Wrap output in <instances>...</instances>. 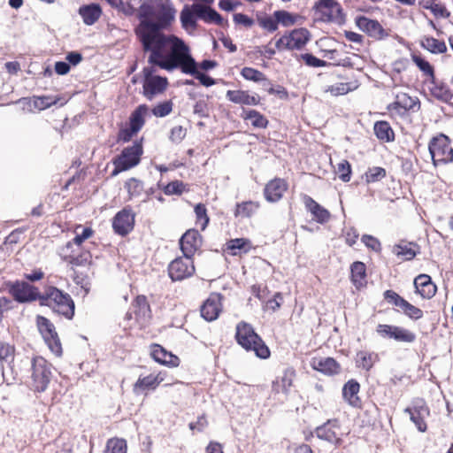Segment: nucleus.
<instances>
[{"instance_id": "nucleus-1", "label": "nucleus", "mask_w": 453, "mask_h": 453, "mask_svg": "<svg viewBox=\"0 0 453 453\" xmlns=\"http://www.w3.org/2000/svg\"><path fill=\"white\" fill-rule=\"evenodd\" d=\"M138 24L134 28L147 62L166 70L180 69L195 76L205 87L215 81L197 70V63L190 54L188 45L173 34H165L175 21L176 10L170 0H145L137 11Z\"/></svg>"}, {"instance_id": "nucleus-2", "label": "nucleus", "mask_w": 453, "mask_h": 453, "mask_svg": "<svg viewBox=\"0 0 453 453\" xmlns=\"http://www.w3.org/2000/svg\"><path fill=\"white\" fill-rule=\"evenodd\" d=\"M39 304L49 307L53 312L67 319H72L75 313V304L71 296L52 285L43 287Z\"/></svg>"}, {"instance_id": "nucleus-3", "label": "nucleus", "mask_w": 453, "mask_h": 453, "mask_svg": "<svg viewBox=\"0 0 453 453\" xmlns=\"http://www.w3.org/2000/svg\"><path fill=\"white\" fill-rule=\"evenodd\" d=\"M234 339L248 352H253L260 359H267L271 350L254 327L246 321H240L235 327Z\"/></svg>"}, {"instance_id": "nucleus-4", "label": "nucleus", "mask_w": 453, "mask_h": 453, "mask_svg": "<svg viewBox=\"0 0 453 453\" xmlns=\"http://www.w3.org/2000/svg\"><path fill=\"white\" fill-rule=\"evenodd\" d=\"M64 261L71 265L73 280L81 288L88 284L89 273L93 264L92 254L88 250H82L79 254H67L63 257Z\"/></svg>"}, {"instance_id": "nucleus-5", "label": "nucleus", "mask_w": 453, "mask_h": 453, "mask_svg": "<svg viewBox=\"0 0 453 453\" xmlns=\"http://www.w3.org/2000/svg\"><path fill=\"white\" fill-rule=\"evenodd\" d=\"M51 376V364L42 356L33 357L31 359L30 388L37 393L44 392L48 388Z\"/></svg>"}, {"instance_id": "nucleus-6", "label": "nucleus", "mask_w": 453, "mask_h": 453, "mask_svg": "<svg viewBox=\"0 0 453 453\" xmlns=\"http://www.w3.org/2000/svg\"><path fill=\"white\" fill-rule=\"evenodd\" d=\"M143 154V138L135 140L132 145L125 147L112 161L113 174L127 171L138 165Z\"/></svg>"}, {"instance_id": "nucleus-7", "label": "nucleus", "mask_w": 453, "mask_h": 453, "mask_svg": "<svg viewBox=\"0 0 453 453\" xmlns=\"http://www.w3.org/2000/svg\"><path fill=\"white\" fill-rule=\"evenodd\" d=\"M420 107L421 104L418 96L401 91L395 95V101L388 104L387 110L392 119H403L418 111Z\"/></svg>"}, {"instance_id": "nucleus-8", "label": "nucleus", "mask_w": 453, "mask_h": 453, "mask_svg": "<svg viewBox=\"0 0 453 453\" xmlns=\"http://www.w3.org/2000/svg\"><path fill=\"white\" fill-rule=\"evenodd\" d=\"M428 150L434 165H444L453 161V148L449 136L439 134L434 136L428 143Z\"/></svg>"}, {"instance_id": "nucleus-9", "label": "nucleus", "mask_w": 453, "mask_h": 453, "mask_svg": "<svg viewBox=\"0 0 453 453\" xmlns=\"http://www.w3.org/2000/svg\"><path fill=\"white\" fill-rule=\"evenodd\" d=\"M148 64L150 65L149 62ZM154 66L150 64V66L144 67L142 70V95L148 100H152L157 96L163 94L169 85L166 77L154 74Z\"/></svg>"}, {"instance_id": "nucleus-10", "label": "nucleus", "mask_w": 453, "mask_h": 453, "mask_svg": "<svg viewBox=\"0 0 453 453\" xmlns=\"http://www.w3.org/2000/svg\"><path fill=\"white\" fill-rule=\"evenodd\" d=\"M6 289L14 301L19 303L39 302L41 292L39 288L25 280L5 282Z\"/></svg>"}, {"instance_id": "nucleus-11", "label": "nucleus", "mask_w": 453, "mask_h": 453, "mask_svg": "<svg viewBox=\"0 0 453 453\" xmlns=\"http://www.w3.org/2000/svg\"><path fill=\"white\" fill-rule=\"evenodd\" d=\"M35 322L39 333L50 351L57 357H60L63 353V349L54 324L42 315H37Z\"/></svg>"}, {"instance_id": "nucleus-12", "label": "nucleus", "mask_w": 453, "mask_h": 453, "mask_svg": "<svg viewBox=\"0 0 453 453\" xmlns=\"http://www.w3.org/2000/svg\"><path fill=\"white\" fill-rule=\"evenodd\" d=\"M383 297L386 302L392 304L396 311H401L408 319L413 321L419 320L424 317V311L418 306L413 305L409 301L401 296L392 289L384 291Z\"/></svg>"}, {"instance_id": "nucleus-13", "label": "nucleus", "mask_w": 453, "mask_h": 453, "mask_svg": "<svg viewBox=\"0 0 453 453\" xmlns=\"http://www.w3.org/2000/svg\"><path fill=\"white\" fill-rule=\"evenodd\" d=\"M167 272L173 281H181L191 278L196 273L194 257L188 255L177 257L169 263Z\"/></svg>"}, {"instance_id": "nucleus-14", "label": "nucleus", "mask_w": 453, "mask_h": 453, "mask_svg": "<svg viewBox=\"0 0 453 453\" xmlns=\"http://www.w3.org/2000/svg\"><path fill=\"white\" fill-rule=\"evenodd\" d=\"M312 11L315 19L322 22L338 21L342 18V9L335 0H319Z\"/></svg>"}, {"instance_id": "nucleus-15", "label": "nucleus", "mask_w": 453, "mask_h": 453, "mask_svg": "<svg viewBox=\"0 0 453 453\" xmlns=\"http://www.w3.org/2000/svg\"><path fill=\"white\" fill-rule=\"evenodd\" d=\"M376 333L382 338L394 340L397 342L411 344L417 340V334L413 331L395 325L379 324L376 326Z\"/></svg>"}, {"instance_id": "nucleus-16", "label": "nucleus", "mask_w": 453, "mask_h": 453, "mask_svg": "<svg viewBox=\"0 0 453 453\" xmlns=\"http://www.w3.org/2000/svg\"><path fill=\"white\" fill-rule=\"evenodd\" d=\"M310 40V32L306 28H296L289 34H286L280 37L275 47L278 50H301Z\"/></svg>"}, {"instance_id": "nucleus-17", "label": "nucleus", "mask_w": 453, "mask_h": 453, "mask_svg": "<svg viewBox=\"0 0 453 453\" xmlns=\"http://www.w3.org/2000/svg\"><path fill=\"white\" fill-rule=\"evenodd\" d=\"M131 311L125 315V319L130 321L134 319L141 326H145L152 317L151 308L147 296L138 295L131 303Z\"/></svg>"}, {"instance_id": "nucleus-18", "label": "nucleus", "mask_w": 453, "mask_h": 453, "mask_svg": "<svg viewBox=\"0 0 453 453\" xmlns=\"http://www.w3.org/2000/svg\"><path fill=\"white\" fill-rule=\"evenodd\" d=\"M315 433L319 439L326 441L335 447H339L343 441L341 433V422L338 418L328 419L321 426L316 427Z\"/></svg>"}, {"instance_id": "nucleus-19", "label": "nucleus", "mask_w": 453, "mask_h": 453, "mask_svg": "<svg viewBox=\"0 0 453 453\" xmlns=\"http://www.w3.org/2000/svg\"><path fill=\"white\" fill-rule=\"evenodd\" d=\"M223 300L222 294L211 293L200 307L202 318L208 322L216 320L223 311Z\"/></svg>"}, {"instance_id": "nucleus-20", "label": "nucleus", "mask_w": 453, "mask_h": 453, "mask_svg": "<svg viewBox=\"0 0 453 453\" xmlns=\"http://www.w3.org/2000/svg\"><path fill=\"white\" fill-rule=\"evenodd\" d=\"M167 372L164 370L150 373L146 376H140L133 386L135 394L147 393L156 390L158 386L165 380Z\"/></svg>"}, {"instance_id": "nucleus-21", "label": "nucleus", "mask_w": 453, "mask_h": 453, "mask_svg": "<svg viewBox=\"0 0 453 453\" xmlns=\"http://www.w3.org/2000/svg\"><path fill=\"white\" fill-rule=\"evenodd\" d=\"M203 245V236L197 229H188L180 239V249L183 255L192 257L197 253Z\"/></svg>"}, {"instance_id": "nucleus-22", "label": "nucleus", "mask_w": 453, "mask_h": 453, "mask_svg": "<svg viewBox=\"0 0 453 453\" xmlns=\"http://www.w3.org/2000/svg\"><path fill=\"white\" fill-rule=\"evenodd\" d=\"M150 357L156 363L166 366L168 368L178 367L180 364V359L173 352L167 350L158 343H151L149 347Z\"/></svg>"}, {"instance_id": "nucleus-23", "label": "nucleus", "mask_w": 453, "mask_h": 453, "mask_svg": "<svg viewBox=\"0 0 453 453\" xmlns=\"http://www.w3.org/2000/svg\"><path fill=\"white\" fill-rule=\"evenodd\" d=\"M135 215L129 207H125L114 216L112 228L121 236L128 234L134 226Z\"/></svg>"}, {"instance_id": "nucleus-24", "label": "nucleus", "mask_w": 453, "mask_h": 453, "mask_svg": "<svg viewBox=\"0 0 453 453\" xmlns=\"http://www.w3.org/2000/svg\"><path fill=\"white\" fill-rule=\"evenodd\" d=\"M288 189V181L285 179L276 177L265 184L264 196L267 202L277 203L282 199Z\"/></svg>"}, {"instance_id": "nucleus-25", "label": "nucleus", "mask_w": 453, "mask_h": 453, "mask_svg": "<svg viewBox=\"0 0 453 453\" xmlns=\"http://www.w3.org/2000/svg\"><path fill=\"white\" fill-rule=\"evenodd\" d=\"M311 367L326 376H334L341 372L342 366L334 357H314L310 362Z\"/></svg>"}, {"instance_id": "nucleus-26", "label": "nucleus", "mask_w": 453, "mask_h": 453, "mask_svg": "<svg viewBox=\"0 0 453 453\" xmlns=\"http://www.w3.org/2000/svg\"><path fill=\"white\" fill-rule=\"evenodd\" d=\"M226 97L229 102L241 105L242 108L257 106L261 103V97L257 94H251L249 90L244 89L227 90Z\"/></svg>"}, {"instance_id": "nucleus-27", "label": "nucleus", "mask_w": 453, "mask_h": 453, "mask_svg": "<svg viewBox=\"0 0 453 453\" xmlns=\"http://www.w3.org/2000/svg\"><path fill=\"white\" fill-rule=\"evenodd\" d=\"M356 25L360 30L374 39L380 40L387 35L385 29L378 20L371 19L365 16L357 17Z\"/></svg>"}, {"instance_id": "nucleus-28", "label": "nucleus", "mask_w": 453, "mask_h": 453, "mask_svg": "<svg viewBox=\"0 0 453 453\" xmlns=\"http://www.w3.org/2000/svg\"><path fill=\"white\" fill-rule=\"evenodd\" d=\"M303 203L308 211L312 215V219L319 224H325L331 219V213L328 210L320 205L311 196L303 195Z\"/></svg>"}, {"instance_id": "nucleus-29", "label": "nucleus", "mask_w": 453, "mask_h": 453, "mask_svg": "<svg viewBox=\"0 0 453 453\" xmlns=\"http://www.w3.org/2000/svg\"><path fill=\"white\" fill-rule=\"evenodd\" d=\"M361 386L355 379L349 380L342 387L343 399L353 408L362 409L363 403L358 395Z\"/></svg>"}, {"instance_id": "nucleus-30", "label": "nucleus", "mask_w": 453, "mask_h": 453, "mask_svg": "<svg viewBox=\"0 0 453 453\" xmlns=\"http://www.w3.org/2000/svg\"><path fill=\"white\" fill-rule=\"evenodd\" d=\"M296 377V372L293 367L286 368L281 376H278L272 384L273 391L276 394H288L294 386V380Z\"/></svg>"}, {"instance_id": "nucleus-31", "label": "nucleus", "mask_w": 453, "mask_h": 453, "mask_svg": "<svg viewBox=\"0 0 453 453\" xmlns=\"http://www.w3.org/2000/svg\"><path fill=\"white\" fill-rule=\"evenodd\" d=\"M416 293L424 299L433 298L437 291L436 285L428 274H419L414 279Z\"/></svg>"}, {"instance_id": "nucleus-32", "label": "nucleus", "mask_w": 453, "mask_h": 453, "mask_svg": "<svg viewBox=\"0 0 453 453\" xmlns=\"http://www.w3.org/2000/svg\"><path fill=\"white\" fill-rule=\"evenodd\" d=\"M252 242L247 238H234L228 240L224 245L223 251L233 257H241L252 250Z\"/></svg>"}, {"instance_id": "nucleus-33", "label": "nucleus", "mask_w": 453, "mask_h": 453, "mask_svg": "<svg viewBox=\"0 0 453 453\" xmlns=\"http://www.w3.org/2000/svg\"><path fill=\"white\" fill-rule=\"evenodd\" d=\"M380 360L377 352L368 349L358 350L355 357V365L357 369L369 372Z\"/></svg>"}, {"instance_id": "nucleus-34", "label": "nucleus", "mask_w": 453, "mask_h": 453, "mask_svg": "<svg viewBox=\"0 0 453 453\" xmlns=\"http://www.w3.org/2000/svg\"><path fill=\"white\" fill-rule=\"evenodd\" d=\"M392 252L402 261H411L420 252V247L416 242L401 241L393 246Z\"/></svg>"}, {"instance_id": "nucleus-35", "label": "nucleus", "mask_w": 453, "mask_h": 453, "mask_svg": "<svg viewBox=\"0 0 453 453\" xmlns=\"http://www.w3.org/2000/svg\"><path fill=\"white\" fill-rule=\"evenodd\" d=\"M194 9L196 17L207 24H215L220 27L224 26L223 17L214 9L208 5L194 4Z\"/></svg>"}, {"instance_id": "nucleus-36", "label": "nucleus", "mask_w": 453, "mask_h": 453, "mask_svg": "<svg viewBox=\"0 0 453 453\" xmlns=\"http://www.w3.org/2000/svg\"><path fill=\"white\" fill-rule=\"evenodd\" d=\"M405 412L410 414L411 420L415 424L419 432H426L427 429L425 418L429 416V409L426 405H416L408 407Z\"/></svg>"}, {"instance_id": "nucleus-37", "label": "nucleus", "mask_w": 453, "mask_h": 453, "mask_svg": "<svg viewBox=\"0 0 453 453\" xmlns=\"http://www.w3.org/2000/svg\"><path fill=\"white\" fill-rule=\"evenodd\" d=\"M366 266L365 263L356 261L351 264L350 280L357 290L366 286Z\"/></svg>"}, {"instance_id": "nucleus-38", "label": "nucleus", "mask_w": 453, "mask_h": 453, "mask_svg": "<svg viewBox=\"0 0 453 453\" xmlns=\"http://www.w3.org/2000/svg\"><path fill=\"white\" fill-rule=\"evenodd\" d=\"M150 113V108L147 104L138 105L130 114L128 119V126L135 129L138 133L145 125L146 118Z\"/></svg>"}, {"instance_id": "nucleus-39", "label": "nucleus", "mask_w": 453, "mask_h": 453, "mask_svg": "<svg viewBox=\"0 0 453 453\" xmlns=\"http://www.w3.org/2000/svg\"><path fill=\"white\" fill-rule=\"evenodd\" d=\"M79 14L81 16L83 22L90 26L99 19L102 15V9L98 4H90L80 7Z\"/></svg>"}, {"instance_id": "nucleus-40", "label": "nucleus", "mask_w": 453, "mask_h": 453, "mask_svg": "<svg viewBox=\"0 0 453 453\" xmlns=\"http://www.w3.org/2000/svg\"><path fill=\"white\" fill-rule=\"evenodd\" d=\"M429 90L433 96L443 102H449L452 99L453 94L447 84L434 80H428Z\"/></svg>"}, {"instance_id": "nucleus-41", "label": "nucleus", "mask_w": 453, "mask_h": 453, "mask_svg": "<svg viewBox=\"0 0 453 453\" xmlns=\"http://www.w3.org/2000/svg\"><path fill=\"white\" fill-rule=\"evenodd\" d=\"M74 233L75 236L65 245L67 250L72 248L73 245H76L79 248L81 247L85 241L95 235V230L91 226L82 227L81 225L75 226Z\"/></svg>"}, {"instance_id": "nucleus-42", "label": "nucleus", "mask_w": 453, "mask_h": 453, "mask_svg": "<svg viewBox=\"0 0 453 453\" xmlns=\"http://www.w3.org/2000/svg\"><path fill=\"white\" fill-rule=\"evenodd\" d=\"M373 131L376 137L384 142H393L395 140V133L388 121H376L373 126Z\"/></svg>"}, {"instance_id": "nucleus-43", "label": "nucleus", "mask_w": 453, "mask_h": 453, "mask_svg": "<svg viewBox=\"0 0 453 453\" xmlns=\"http://www.w3.org/2000/svg\"><path fill=\"white\" fill-rule=\"evenodd\" d=\"M420 46L433 54H442L447 51L445 42L432 36L424 35L420 40Z\"/></svg>"}, {"instance_id": "nucleus-44", "label": "nucleus", "mask_w": 453, "mask_h": 453, "mask_svg": "<svg viewBox=\"0 0 453 453\" xmlns=\"http://www.w3.org/2000/svg\"><path fill=\"white\" fill-rule=\"evenodd\" d=\"M260 208V203L257 201H244L235 205L234 216L241 218H251Z\"/></svg>"}, {"instance_id": "nucleus-45", "label": "nucleus", "mask_w": 453, "mask_h": 453, "mask_svg": "<svg viewBox=\"0 0 453 453\" xmlns=\"http://www.w3.org/2000/svg\"><path fill=\"white\" fill-rule=\"evenodd\" d=\"M241 117L243 120H250L252 127L256 128H266L268 119L257 110H246L243 108Z\"/></svg>"}, {"instance_id": "nucleus-46", "label": "nucleus", "mask_w": 453, "mask_h": 453, "mask_svg": "<svg viewBox=\"0 0 453 453\" xmlns=\"http://www.w3.org/2000/svg\"><path fill=\"white\" fill-rule=\"evenodd\" d=\"M359 86V83L357 80H353L346 82H339L331 86H328L326 88V92L330 93L334 96L346 95L349 92L354 91Z\"/></svg>"}, {"instance_id": "nucleus-47", "label": "nucleus", "mask_w": 453, "mask_h": 453, "mask_svg": "<svg viewBox=\"0 0 453 453\" xmlns=\"http://www.w3.org/2000/svg\"><path fill=\"white\" fill-rule=\"evenodd\" d=\"M196 215V226L200 228L201 231H204L210 223V217L208 211L204 203H199L194 208Z\"/></svg>"}, {"instance_id": "nucleus-48", "label": "nucleus", "mask_w": 453, "mask_h": 453, "mask_svg": "<svg viewBox=\"0 0 453 453\" xmlns=\"http://www.w3.org/2000/svg\"><path fill=\"white\" fill-rule=\"evenodd\" d=\"M180 22L183 28H196V13L194 9V4L191 7L185 6L180 12Z\"/></svg>"}, {"instance_id": "nucleus-49", "label": "nucleus", "mask_w": 453, "mask_h": 453, "mask_svg": "<svg viewBox=\"0 0 453 453\" xmlns=\"http://www.w3.org/2000/svg\"><path fill=\"white\" fill-rule=\"evenodd\" d=\"M411 59L422 72L423 76L426 77L428 80H434V68L427 60H426L422 56L417 54L411 55Z\"/></svg>"}, {"instance_id": "nucleus-50", "label": "nucleus", "mask_w": 453, "mask_h": 453, "mask_svg": "<svg viewBox=\"0 0 453 453\" xmlns=\"http://www.w3.org/2000/svg\"><path fill=\"white\" fill-rule=\"evenodd\" d=\"M103 453H127V442L123 438H110Z\"/></svg>"}, {"instance_id": "nucleus-51", "label": "nucleus", "mask_w": 453, "mask_h": 453, "mask_svg": "<svg viewBox=\"0 0 453 453\" xmlns=\"http://www.w3.org/2000/svg\"><path fill=\"white\" fill-rule=\"evenodd\" d=\"M125 188L128 193V198L140 197L144 192L143 183L135 178H130L125 182Z\"/></svg>"}, {"instance_id": "nucleus-52", "label": "nucleus", "mask_w": 453, "mask_h": 453, "mask_svg": "<svg viewBox=\"0 0 453 453\" xmlns=\"http://www.w3.org/2000/svg\"><path fill=\"white\" fill-rule=\"evenodd\" d=\"M241 75L247 81L254 82L268 81L265 74L253 67L245 66L241 70Z\"/></svg>"}, {"instance_id": "nucleus-53", "label": "nucleus", "mask_w": 453, "mask_h": 453, "mask_svg": "<svg viewBox=\"0 0 453 453\" xmlns=\"http://www.w3.org/2000/svg\"><path fill=\"white\" fill-rule=\"evenodd\" d=\"M274 16L277 18L278 24H281L283 27L295 25L300 18L298 14H293L284 10L275 11Z\"/></svg>"}, {"instance_id": "nucleus-54", "label": "nucleus", "mask_w": 453, "mask_h": 453, "mask_svg": "<svg viewBox=\"0 0 453 453\" xmlns=\"http://www.w3.org/2000/svg\"><path fill=\"white\" fill-rule=\"evenodd\" d=\"M162 189L166 196H180L183 192L188 191V189L186 188V184L179 180H173L168 184L163 186Z\"/></svg>"}, {"instance_id": "nucleus-55", "label": "nucleus", "mask_w": 453, "mask_h": 453, "mask_svg": "<svg viewBox=\"0 0 453 453\" xmlns=\"http://www.w3.org/2000/svg\"><path fill=\"white\" fill-rule=\"evenodd\" d=\"M173 103L172 100H166L158 103L151 109V113L157 118H164L173 111Z\"/></svg>"}, {"instance_id": "nucleus-56", "label": "nucleus", "mask_w": 453, "mask_h": 453, "mask_svg": "<svg viewBox=\"0 0 453 453\" xmlns=\"http://www.w3.org/2000/svg\"><path fill=\"white\" fill-rule=\"evenodd\" d=\"M385 177L386 170L380 166L371 167L365 173V180L368 184L380 181Z\"/></svg>"}, {"instance_id": "nucleus-57", "label": "nucleus", "mask_w": 453, "mask_h": 453, "mask_svg": "<svg viewBox=\"0 0 453 453\" xmlns=\"http://www.w3.org/2000/svg\"><path fill=\"white\" fill-rule=\"evenodd\" d=\"M284 303V297L282 293L276 292L272 298L268 299L264 306L265 311L275 312L277 311Z\"/></svg>"}, {"instance_id": "nucleus-58", "label": "nucleus", "mask_w": 453, "mask_h": 453, "mask_svg": "<svg viewBox=\"0 0 453 453\" xmlns=\"http://www.w3.org/2000/svg\"><path fill=\"white\" fill-rule=\"evenodd\" d=\"M336 173L339 179L343 182H349L351 179L352 169L351 165L346 159L342 160L337 165Z\"/></svg>"}, {"instance_id": "nucleus-59", "label": "nucleus", "mask_w": 453, "mask_h": 453, "mask_svg": "<svg viewBox=\"0 0 453 453\" xmlns=\"http://www.w3.org/2000/svg\"><path fill=\"white\" fill-rule=\"evenodd\" d=\"M33 104L39 111L45 110L57 104L58 98L50 96H33Z\"/></svg>"}, {"instance_id": "nucleus-60", "label": "nucleus", "mask_w": 453, "mask_h": 453, "mask_svg": "<svg viewBox=\"0 0 453 453\" xmlns=\"http://www.w3.org/2000/svg\"><path fill=\"white\" fill-rule=\"evenodd\" d=\"M257 22L259 26L267 30L268 32H274L278 29V21L277 18L274 16V13L270 15H265L264 17L258 18Z\"/></svg>"}, {"instance_id": "nucleus-61", "label": "nucleus", "mask_w": 453, "mask_h": 453, "mask_svg": "<svg viewBox=\"0 0 453 453\" xmlns=\"http://www.w3.org/2000/svg\"><path fill=\"white\" fill-rule=\"evenodd\" d=\"M138 132L131 127L130 126L119 128L117 134V141L119 142H130L134 136H135Z\"/></svg>"}, {"instance_id": "nucleus-62", "label": "nucleus", "mask_w": 453, "mask_h": 453, "mask_svg": "<svg viewBox=\"0 0 453 453\" xmlns=\"http://www.w3.org/2000/svg\"><path fill=\"white\" fill-rule=\"evenodd\" d=\"M300 59L303 60L306 65L311 67H323L326 65L325 60L316 58L311 53L301 54Z\"/></svg>"}, {"instance_id": "nucleus-63", "label": "nucleus", "mask_w": 453, "mask_h": 453, "mask_svg": "<svg viewBox=\"0 0 453 453\" xmlns=\"http://www.w3.org/2000/svg\"><path fill=\"white\" fill-rule=\"evenodd\" d=\"M187 135V129L182 126H175L170 131L169 139L173 143H180Z\"/></svg>"}, {"instance_id": "nucleus-64", "label": "nucleus", "mask_w": 453, "mask_h": 453, "mask_svg": "<svg viewBox=\"0 0 453 453\" xmlns=\"http://www.w3.org/2000/svg\"><path fill=\"white\" fill-rule=\"evenodd\" d=\"M209 425V422L207 420V417L206 415L203 413L202 415H200L196 421V422H190L188 424V427L189 429L195 433V432H198V433H202L204 431V429L208 426Z\"/></svg>"}]
</instances>
